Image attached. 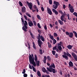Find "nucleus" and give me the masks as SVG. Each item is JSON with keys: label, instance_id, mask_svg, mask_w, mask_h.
<instances>
[{"label": "nucleus", "instance_id": "nucleus-11", "mask_svg": "<svg viewBox=\"0 0 77 77\" xmlns=\"http://www.w3.org/2000/svg\"><path fill=\"white\" fill-rule=\"evenodd\" d=\"M28 24L30 27H32L33 26V23L32 22V21H30L28 22Z\"/></svg>", "mask_w": 77, "mask_h": 77}, {"label": "nucleus", "instance_id": "nucleus-45", "mask_svg": "<svg viewBox=\"0 0 77 77\" xmlns=\"http://www.w3.org/2000/svg\"><path fill=\"white\" fill-rule=\"evenodd\" d=\"M41 9L42 12H44V7H41Z\"/></svg>", "mask_w": 77, "mask_h": 77}, {"label": "nucleus", "instance_id": "nucleus-26", "mask_svg": "<svg viewBox=\"0 0 77 77\" xmlns=\"http://www.w3.org/2000/svg\"><path fill=\"white\" fill-rule=\"evenodd\" d=\"M39 60L35 61L36 65H37L38 66H39Z\"/></svg>", "mask_w": 77, "mask_h": 77}, {"label": "nucleus", "instance_id": "nucleus-10", "mask_svg": "<svg viewBox=\"0 0 77 77\" xmlns=\"http://www.w3.org/2000/svg\"><path fill=\"white\" fill-rule=\"evenodd\" d=\"M52 11L54 13H55V15H58V12L56 11V9L53 8L52 9Z\"/></svg>", "mask_w": 77, "mask_h": 77}, {"label": "nucleus", "instance_id": "nucleus-49", "mask_svg": "<svg viewBox=\"0 0 77 77\" xmlns=\"http://www.w3.org/2000/svg\"><path fill=\"white\" fill-rule=\"evenodd\" d=\"M52 53L53 54V55H55V51H52Z\"/></svg>", "mask_w": 77, "mask_h": 77}, {"label": "nucleus", "instance_id": "nucleus-2", "mask_svg": "<svg viewBox=\"0 0 77 77\" xmlns=\"http://www.w3.org/2000/svg\"><path fill=\"white\" fill-rule=\"evenodd\" d=\"M27 22L26 20L24 21V26H23L22 27V29L23 30H24V32H27V30L26 29H27L28 27H27V25H28Z\"/></svg>", "mask_w": 77, "mask_h": 77}, {"label": "nucleus", "instance_id": "nucleus-48", "mask_svg": "<svg viewBox=\"0 0 77 77\" xmlns=\"http://www.w3.org/2000/svg\"><path fill=\"white\" fill-rule=\"evenodd\" d=\"M58 12L59 13H60L61 14H62V15L63 14V12H62V11L61 10H59L58 11Z\"/></svg>", "mask_w": 77, "mask_h": 77}, {"label": "nucleus", "instance_id": "nucleus-22", "mask_svg": "<svg viewBox=\"0 0 77 77\" xmlns=\"http://www.w3.org/2000/svg\"><path fill=\"white\" fill-rule=\"evenodd\" d=\"M65 17V16H64L62 15L60 17V19L61 20H62V21H64V17Z\"/></svg>", "mask_w": 77, "mask_h": 77}, {"label": "nucleus", "instance_id": "nucleus-38", "mask_svg": "<svg viewBox=\"0 0 77 77\" xmlns=\"http://www.w3.org/2000/svg\"><path fill=\"white\" fill-rule=\"evenodd\" d=\"M47 59L49 61L51 60V58L49 56H48L47 57Z\"/></svg>", "mask_w": 77, "mask_h": 77}, {"label": "nucleus", "instance_id": "nucleus-52", "mask_svg": "<svg viewBox=\"0 0 77 77\" xmlns=\"http://www.w3.org/2000/svg\"><path fill=\"white\" fill-rule=\"evenodd\" d=\"M23 76L24 77H27V74L26 73H24L23 74Z\"/></svg>", "mask_w": 77, "mask_h": 77}, {"label": "nucleus", "instance_id": "nucleus-53", "mask_svg": "<svg viewBox=\"0 0 77 77\" xmlns=\"http://www.w3.org/2000/svg\"><path fill=\"white\" fill-rule=\"evenodd\" d=\"M55 57L56 58H57L58 57H59V56L58 55V54H55Z\"/></svg>", "mask_w": 77, "mask_h": 77}, {"label": "nucleus", "instance_id": "nucleus-14", "mask_svg": "<svg viewBox=\"0 0 77 77\" xmlns=\"http://www.w3.org/2000/svg\"><path fill=\"white\" fill-rule=\"evenodd\" d=\"M62 56L63 58H65L66 60H68V58L67 56L64 55H63Z\"/></svg>", "mask_w": 77, "mask_h": 77}, {"label": "nucleus", "instance_id": "nucleus-40", "mask_svg": "<svg viewBox=\"0 0 77 77\" xmlns=\"http://www.w3.org/2000/svg\"><path fill=\"white\" fill-rule=\"evenodd\" d=\"M40 53L41 54H42V50L41 49H40Z\"/></svg>", "mask_w": 77, "mask_h": 77}, {"label": "nucleus", "instance_id": "nucleus-28", "mask_svg": "<svg viewBox=\"0 0 77 77\" xmlns=\"http://www.w3.org/2000/svg\"><path fill=\"white\" fill-rule=\"evenodd\" d=\"M49 37L52 40H54V37H53V36H52L51 35V34H49Z\"/></svg>", "mask_w": 77, "mask_h": 77}, {"label": "nucleus", "instance_id": "nucleus-23", "mask_svg": "<svg viewBox=\"0 0 77 77\" xmlns=\"http://www.w3.org/2000/svg\"><path fill=\"white\" fill-rule=\"evenodd\" d=\"M34 60L35 61L38 60V57H37V55H34Z\"/></svg>", "mask_w": 77, "mask_h": 77}, {"label": "nucleus", "instance_id": "nucleus-64", "mask_svg": "<svg viewBox=\"0 0 77 77\" xmlns=\"http://www.w3.org/2000/svg\"><path fill=\"white\" fill-rule=\"evenodd\" d=\"M38 33H41V31L39 29L38 30Z\"/></svg>", "mask_w": 77, "mask_h": 77}, {"label": "nucleus", "instance_id": "nucleus-34", "mask_svg": "<svg viewBox=\"0 0 77 77\" xmlns=\"http://www.w3.org/2000/svg\"><path fill=\"white\" fill-rule=\"evenodd\" d=\"M41 35H40V34H39L38 35V37L37 38V39L38 40H41Z\"/></svg>", "mask_w": 77, "mask_h": 77}, {"label": "nucleus", "instance_id": "nucleus-51", "mask_svg": "<svg viewBox=\"0 0 77 77\" xmlns=\"http://www.w3.org/2000/svg\"><path fill=\"white\" fill-rule=\"evenodd\" d=\"M53 50H56L57 52H58L59 51V50L57 48H53Z\"/></svg>", "mask_w": 77, "mask_h": 77}, {"label": "nucleus", "instance_id": "nucleus-59", "mask_svg": "<svg viewBox=\"0 0 77 77\" xmlns=\"http://www.w3.org/2000/svg\"><path fill=\"white\" fill-rule=\"evenodd\" d=\"M43 60H47V57L44 56V59Z\"/></svg>", "mask_w": 77, "mask_h": 77}, {"label": "nucleus", "instance_id": "nucleus-1", "mask_svg": "<svg viewBox=\"0 0 77 77\" xmlns=\"http://www.w3.org/2000/svg\"><path fill=\"white\" fill-rule=\"evenodd\" d=\"M29 57L30 63L32 64V65L35 67V66H36V63H35V62L34 60V59L33 58H32V56H31L30 54H29Z\"/></svg>", "mask_w": 77, "mask_h": 77}, {"label": "nucleus", "instance_id": "nucleus-41", "mask_svg": "<svg viewBox=\"0 0 77 77\" xmlns=\"http://www.w3.org/2000/svg\"><path fill=\"white\" fill-rule=\"evenodd\" d=\"M19 4L21 6H23V4H22V3L21 2V1L19 2Z\"/></svg>", "mask_w": 77, "mask_h": 77}, {"label": "nucleus", "instance_id": "nucleus-56", "mask_svg": "<svg viewBox=\"0 0 77 77\" xmlns=\"http://www.w3.org/2000/svg\"><path fill=\"white\" fill-rule=\"evenodd\" d=\"M29 68H30L31 69H32V66H31V65L30 64H29Z\"/></svg>", "mask_w": 77, "mask_h": 77}, {"label": "nucleus", "instance_id": "nucleus-18", "mask_svg": "<svg viewBox=\"0 0 77 77\" xmlns=\"http://www.w3.org/2000/svg\"><path fill=\"white\" fill-rule=\"evenodd\" d=\"M50 68H55V65L54 63H53V64H51L50 66H49Z\"/></svg>", "mask_w": 77, "mask_h": 77}, {"label": "nucleus", "instance_id": "nucleus-37", "mask_svg": "<svg viewBox=\"0 0 77 77\" xmlns=\"http://www.w3.org/2000/svg\"><path fill=\"white\" fill-rule=\"evenodd\" d=\"M67 17H68V19L69 20H70L71 19V18H69V14H67Z\"/></svg>", "mask_w": 77, "mask_h": 77}, {"label": "nucleus", "instance_id": "nucleus-7", "mask_svg": "<svg viewBox=\"0 0 77 77\" xmlns=\"http://www.w3.org/2000/svg\"><path fill=\"white\" fill-rule=\"evenodd\" d=\"M47 11L48 14L50 15L52 14V11H51V9H50V8L48 7L47 8Z\"/></svg>", "mask_w": 77, "mask_h": 77}, {"label": "nucleus", "instance_id": "nucleus-50", "mask_svg": "<svg viewBox=\"0 0 77 77\" xmlns=\"http://www.w3.org/2000/svg\"><path fill=\"white\" fill-rule=\"evenodd\" d=\"M33 23H34V26H36V21L34 20L33 21Z\"/></svg>", "mask_w": 77, "mask_h": 77}, {"label": "nucleus", "instance_id": "nucleus-44", "mask_svg": "<svg viewBox=\"0 0 77 77\" xmlns=\"http://www.w3.org/2000/svg\"><path fill=\"white\" fill-rule=\"evenodd\" d=\"M37 18L38 19H39V20H41V17H40V16H39V15H37Z\"/></svg>", "mask_w": 77, "mask_h": 77}, {"label": "nucleus", "instance_id": "nucleus-6", "mask_svg": "<svg viewBox=\"0 0 77 77\" xmlns=\"http://www.w3.org/2000/svg\"><path fill=\"white\" fill-rule=\"evenodd\" d=\"M26 3H27V5L29 8L30 10H32V6H33V5H32V3H29L28 1L26 2Z\"/></svg>", "mask_w": 77, "mask_h": 77}, {"label": "nucleus", "instance_id": "nucleus-61", "mask_svg": "<svg viewBox=\"0 0 77 77\" xmlns=\"http://www.w3.org/2000/svg\"><path fill=\"white\" fill-rule=\"evenodd\" d=\"M75 60H76V61H77V55L76 56V57H75V58H74Z\"/></svg>", "mask_w": 77, "mask_h": 77}, {"label": "nucleus", "instance_id": "nucleus-63", "mask_svg": "<svg viewBox=\"0 0 77 77\" xmlns=\"http://www.w3.org/2000/svg\"><path fill=\"white\" fill-rule=\"evenodd\" d=\"M57 41H59V40H60V38H59V37H57Z\"/></svg>", "mask_w": 77, "mask_h": 77}, {"label": "nucleus", "instance_id": "nucleus-42", "mask_svg": "<svg viewBox=\"0 0 77 77\" xmlns=\"http://www.w3.org/2000/svg\"><path fill=\"white\" fill-rule=\"evenodd\" d=\"M59 48L58 47V45H56V46L54 47L53 48Z\"/></svg>", "mask_w": 77, "mask_h": 77}, {"label": "nucleus", "instance_id": "nucleus-29", "mask_svg": "<svg viewBox=\"0 0 77 77\" xmlns=\"http://www.w3.org/2000/svg\"><path fill=\"white\" fill-rule=\"evenodd\" d=\"M72 47H73L72 45H70L67 46V47L68 48H72Z\"/></svg>", "mask_w": 77, "mask_h": 77}, {"label": "nucleus", "instance_id": "nucleus-19", "mask_svg": "<svg viewBox=\"0 0 77 77\" xmlns=\"http://www.w3.org/2000/svg\"><path fill=\"white\" fill-rule=\"evenodd\" d=\"M37 74L38 77H41V72L39 71H37Z\"/></svg>", "mask_w": 77, "mask_h": 77}, {"label": "nucleus", "instance_id": "nucleus-24", "mask_svg": "<svg viewBox=\"0 0 77 77\" xmlns=\"http://www.w3.org/2000/svg\"><path fill=\"white\" fill-rule=\"evenodd\" d=\"M71 54H72V56L74 58L76 56V54H75V53L74 52H72Z\"/></svg>", "mask_w": 77, "mask_h": 77}, {"label": "nucleus", "instance_id": "nucleus-3", "mask_svg": "<svg viewBox=\"0 0 77 77\" xmlns=\"http://www.w3.org/2000/svg\"><path fill=\"white\" fill-rule=\"evenodd\" d=\"M68 8L69 9L70 12L71 13H73L74 12V9L73 8V6L71 5V4H69Z\"/></svg>", "mask_w": 77, "mask_h": 77}, {"label": "nucleus", "instance_id": "nucleus-8", "mask_svg": "<svg viewBox=\"0 0 77 77\" xmlns=\"http://www.w3.org/2000/svg\"><path fill=\"white\" fill-rule=\"evenodd\" d=\"M37 42L39 47H41L42 46L41 44H42V42L41 40H38Z\"/></svg>", "mask_w": 77, "mask_h": 77}, {"label": "nucleus", "instance_id": "nucleus-39", "mask_svg": "<svg viewBox=\"0 0 77 77\" xmlns=\"http://www.w3.org/2000/svg\"><path fill=\"white\" fill-rule=\"evenodd\" d=\"M73 14L75 15V16L76 17H77V13H76V12H74L73 13Z\"/></svg>", "mask_w": 77, "mask_h": 77}, {"label": "nucleus", "instance_id": "nucleus-47", "mask_svg": "<svg viewBox=\"0 0 77 77\" xmlns=\"http://www.w3.org/2000/svg\"><path fill=\"white\" fill-rule=\"evenodd\" d=\"M37 26L39 29H41V26H40V24H39V23H38L37 24Z\"/></svg>", "mask_w": 77, "mask_h": 77}, {"label": "nucleus", "instance_id": "nucleus-15", "mask_svg": "<svg viewBox=\"0 0 77 77\" xmlns=\"http://www.w3.org/2000/svg\"><path fill=\"white\" fill-rule=\"evenodd\" d=\"M58 7V5H55V4L53 5V8L55 9H56Z\"/></svg>", "mask_w": 77, "mask_h": 77}, {"label": "nucleus", "instance_id": "nucleus-20", "mask_svg": "<svg viewBox=\"0 0 77 77\" xmlns=\"http://www.w3.org/2000/svg\"><path fill=\"white\" fill-rule=\"evenodd\" d=\"M41 40L43 42H44L45 41V38H44V36L42 35H41Z\"/></svg>", "mask_w": 77, "mask_h": 77}, {"label": "nucleus", "instance_id": "nucleus-57", "mask_svg": "<svg viewBox=\"0 0 77 77\" xmlns=\"http://www.w3.org/2000/svg\"><path fill=\"white\" fill-rule=\"evenodd\" d=\"M24 18H25L26 20H27V16L26 15L24 16Z\"/></svg>", "mask_w": 77, "mask_h": 77}, {"label": "nucleus", "instance_id": "nucleus-4", "mask_svg": "<svg viewBox=\"0 0 77 77\" xmlns=\"http://www.w3.org/2000/svg\"><path fill=\"white\" fill-rule=\"evenodd\" d=\"M66 35H67L69 37H70L71 38H72L73 36H74L72 32H69L68 31H66Z\"/></svg>", "mask_w": 77, "mask_h": 77}, {"label": "nucleus", "instance_id": "nucleus-33", "mask_svg": "<svg viewBox=\"0 0 77 77\" xmlns=\"http://www.w3.org/2000/svg\"><path fill=\"white\" fill-rule=\"evenodd\" d=\"M26 15H27L28 17H29L30 18H31V15H30V14H29L28 13H26Z\"/></svg>", "mask_w": 77, "mask_h": 77}, {"label": "nucleus", "instance_id": "nucleus-21", "mask_svg": "<svg viewBox=\"0 0 77 77\" xmlns=\"http://www.w3.org/2000/svg\"><path fill=\"white\" fill-rule=\"evenodd\" d=\"M54 4L55 5H59V2H57L56 1H54Z\"/></svg>", "mask_w": 77, "mask_h": 77}, {"label": "nucleus", "instance_id": "nucleus-17", "mask_svg": "<svg viewBox=\"0 0 77 77\" xmlns=\"http://www.w3.org/2000/svg\"><path fill=\"white\" fill-rule=\"evenodd\" d=\"M58 23H60L61 25H63V22L60 20H58Z\"/></svg>", "mask_w": 77, "mask_h": 77}, {"label": "nucleus", "instance_id": "nucleus-46", "mask_svg": "<svg viewBox=\"0 0 77 77\" xmlns=\"http://www.w3.org/2000/svg\"><path fill=\"white\" fill-rule=\"evenodd\" d=\"M27 44L28 45V48H30V45L29 43V42H27Z\"/></svg>", "mask_w": 77, "mask_h": 77}, {"label": "nucleus", "instance_id": "nucleus-5", "mask_svg": "<svg viewBox=\"0 0 77 77\" xmlns=\"http://www.w3.org/2000/svg\"><path fill=\"white\" fill-rule=\"evenodd\" d=\"M47 70H48V71L51 72H52L54 73H55V69H54L52 68L51 67L50 68L47 67Z\"/></svg>", "mask_w": 77, "mask_h": 77}, {"label": "nucleus", "instance_id": "nucleus-9", "mask_svg": "<svg viewBox=\"0 0 77 77\" xmlns=\"http://www.w3.org/2000/svg\"><path fill=\"white\" fill-rule=\"evenodd\" d=\"M62 43H63L62 42H60L59 43L57 44V45H58V46L59 48H62V47H61V46H62V45H61V44H62Z\"/></svg>", "mask_w": 77, "mask_h": 77}, {"label": "nucleus", "instance_id": "nucleus-27", "mask_svg": "<svg viewBox=\"0 0 77 77\" xmlns=\"http://www.w3.org/2000/svg\"><path fill=\"white\" fill-rule=\"evenodd\" d=\"M42 71L44 72H46V69H45V67H43L42 68Z\"/></svg>", "mask_w": 77, "mask_h": 77}, {"label": "nucleus", "instance_id": "nucleus-55", "mask_svg": "<svg viewBox=\"0 0 77 77\" xmlns=\"http://www.w3.org/2000/svg\"><path fill=\"white\" fill-rule=\"evenodd\" d=\"M25 72H26V70L25 69H23V72H22V74H25Z\"/></svg>", "mask_w": 77, "mask_h": 77}, {"label": "nucleus", "instance_id": "nucleus-43", "mask_svg": "<svg viewBox=\"0 0 77 77\" xmlns=\"http://www.w3.org/2000/svg\"><path fill=\"white\" fill-rule=\"evenodd\" d=\"M49 3L50 5L52 4V0H49Z\"/></svg>", "mask_w": 77, "mask_h": 77}, {"label": "nucleus", "instance_id": "nucleus-32", "mask_svg": "<svg viewBox=\"0 0 77 77\" xmlns=\"http://www.w3.org/2000/svg\"><path fill=\"white\" fill-rule=\"evenodd\" d=\"M33 47L34 48H36V45L35 44V42H32Z\"/></svg>", "mask_w": 77, "mask_h": 77}, {"label": "nucleus", "instance_id": "nucleus-16", "mask_svg": "<svg viewBox=\"0 0 77 77\" xmlns=\"http://www.w3.org/2000/svg\"><path fill=\"white\" fill-rule=\"evenodd\" d=\"M33 8L36 10L37 12H38V11H39V10H38V8L36 6V5H35L34 6Z\"/></svg>", "mask_w": 77, "mask_h": 77}, {"label": "nucleus", "instance_id": "nucleus-13", "mask_svg": "<svg viewBox=\"0 0 77 77\" xmlns=\"http://www.w3.org/2000/svg\"><path fill=\"white\" fill-rule=\"evenodd\" d=\"M69 65L71 67H73V63L72 61H69Z\"/></svg>", "mask_w": 77, "mask_h": 77}, {"label": "nucleus", "instance_id": "nucleus-62", "mask_svg": "<svg viewBox=\"0 0 77 77\" xmlns=\"http://www.w3.org/2000/svg\"><path fill=\"white\" fill-rule=\"evenodd\" d=\"M60 73L61 75H62V71L61 70L60 71Z\"/></svg>", "mask_w": 77, "mask_h": 77}, {"label": "nucleus", "instance_id": "nucleus-60", "mask_svg": "<svg viewBox=\"0 0 77 77\" xmlns=\"http://www.w3.org/2000/svg\"><path fill=\"white\" fill-rule=\"evenodd\" d=\"M36 2L38 3V6H39L40 5V4L39 3V0L37 1Z\"/></svg>", "mask_w": 77, "mask_h": 77}, {"label": "nucleus", "instance_id": "nucleus-36", "mask_svg": "<svg viewBox=\"0 0 77 77\" xmlns=\"http://www.w3.org/2000/svg\"><path fill=\"white\" fill-rule=\"evenodd\" d=\"M53 40V44H54H54H55L56 43V42H57V41H56V39H54V40Z\"/></svg>", "mask_w": 77, "mask_h": 77}, {"label": "nucleus", "instance_id": "nucleus-35", "mask_svg": "<svg viewBox=\"0 0 77 77\" xmlns=\"http://www.w3.org/2000/svg\"><path fill=\"white\" fill-rule=\"evenodd\" d=\"M54 37H57V36H58V35L56 33L54 32Z\"/></svg>", "mask_w": 77, "mask_h": 77}, {"label": "nucleus", "instance_id": "nucleus-31", "mask_svg": "<svg viewBox=\"0 0 77 77\" xmlns=\"http://www.w3.org/2000/svg\"><path fill=\"white\" fill-rule=\"evenodd\" d=\"M66 55L68 56H69V57H71V55H70L68 52H67L66 53Z\"/></svg>", "mask_w": 77, "mask_h": 77}, {"label": "nucleus", "instance_id": "nucleus-30", "mask_svg": "<svg viewBox=\"0 0 77 77\" xmlns=\"http://www.w3.org/2000/svg\"><path fill=\"white\" fill-rule=\"evenodd\" d=\"M32 67L33 71H34V72H36L37 71L36 70V69H35V67H34V66H32Z\"/></svg>", "mask_w": 77, "mask_h": 77}, {"label": "nucleus", "instance_id": "nucleus-12", "mask_svg": "<svg viewBox=\"0 0 77 77\" xmlns=\"http://www.w3.org/2000/svg\"><path fill=\"white\" fill-rule=\"evenodd\" d=\"M26 8L25 7H23L22 8V12L23 13H24L26 12Z\"/></svg>", "mask_w": 77, "mask_h": 77}, {"label": "nucleus", "instance_id": "nucleus-58", "mask_svg": "<svg viewBox=\"0 0 77 77\" xmlns=\"http://www.w3.org/2000/svg\"><path fill=\"white\" fill-rule=\"evenodd\" d=\"M44 27L45 30H47V26L45 25L44 26Z\"/></svg>", "mask_w": 77, "mask_h": 77}, {"label": "nucleus", "instance_id": "nucleus-25", "mask_svg": "<svg viewBox=\"0 0 77 77\" xmlns=\"http://www.w3.org/2000/svg\"><path fill=\"white\" fill-rule=\"evenodd\" d=\"M73 33L74 34L76 38H77V32L74 31H72Z\"/></svg>", "mask_w": 77, "mask_h": 77}, {"label": "nucleus", "instance_id": "nucleus-54", "mask_svg": "<svg viewBox=\"0 0 77 77\" xmlns=\"http://www.w3.org/2000/svg\"><path fill=\"white\" fill-rule=\"evenodd\" d=\"M55 24L56 26H57V25L59 24V23L57 22V21H56L55 22Z\"/></svg>", "mask_w": 77, "mask_h": 77}]
</instances>
